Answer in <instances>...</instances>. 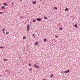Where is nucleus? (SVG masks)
<instances>
[{
	"label": "nucleus",
	"mask_w": 80,
	"mask_h": 80,
	"mask_svg": "<svg viewBox=\"0 0 80 80\" xmlns=\"http://www.w3.org/2000/svg\"><path fill=\"white\" fill-rule=\"evenodd\" d=\"M5 72H8V71H7V70H6Z\"/></svg>",
	"instance_id": "nucleus-27"
},
{
	"label": "nucleus",
	"mask_w": 80,
	"mask_h": 80,
	"mask_svg": "<svg viewBox=\"0 0 80 80\" xmlns=\"http://www.w3.org/2000/svg\"><path fill=\"white\" fill-rule=\"evenodd\" d=\"M30 24H31V23H30Z\"/></svg>",
	"instance_id": "nucleus-33"
},
{
	"label": "nucleus",
	"mask_w": 80,
	"mask_h": 80,
	"mask_svg": "<svg viewBox=\"0 0 80 80\" xmlns=\"http://www.w3.org/2000/svg\"><path fill=\"white\" fill-rule=\"evenodd\" d=\"M56 38H58V36H55Z\"/></svg>",
	"instance_id": "nucleus-21"
},
{
	"label": "nucleus",
	"mask_w": 80,
	"mask_h": 80,
	"mask_svg": "<svg viewBox=\"0 0 80 80\" xmlns=\"http://www.w3.org/2000/svg\"><path fill=\"white\" fill-rule=\"evenodd\" d=\"M35 44L36 45H38V42H36L35 43Z\"/></svg>",
	"instance_id": "nucleus-6"
},
{
	"label": "nucleus",
	"mask_w": 80,
	"mask_h": 80,
	"mask_svg": "<svg viewBox=\"0 0 80 80\" xmlns=\"http://www.w3.org/2000/svg\"><path fill=\"white\" fill-rule=\"evenodd\" d=\"M0 77H1V75L0 74Z\"/></svg>",
	"instance_id": "nucleus-31"
},
{
	"label": "nucleus",
	"mask_w": 80,
	"mask_h": 80,
	"mask_svg": "<svg viewBox=\"0 0 80 80\" xmlns=\"http://www.w3.org/2000/svg\"><path fill=\"white\" fill-rule=\"evenodd\" d=\"M3 5H4V6H7L8 5V4L6 3H4Z\"/></svg>",
	"instance_id": "nucleus-7"
},
{
	"label": "nucleus",
	"mask_w": 80,
	"mask_h": 80,
	"mask_svg": "<svg viewBox=\"0 0 80 80\" xmlns=\"http://www.w3.org/2000/svg\"><path fill=\"white\" fill-rule=\"evenodd\" d=\"M34 66L36 68H39V67L36 64H34Z\"/></svg>",
	"instance_id": "nucleus-1"
},
{
	"label": "nucleus",
	"mask_w": 80,
	"mask_h": 80,
	"mask_svg": "<svg viewBox=\"0 0 80 80\" xmlns=\"http://www.w3.org/2000/svg\"><path fill=\"white\" fill-rule=\"evenodd\" d=\"M61 73H63V71H62V72H61Z\"/></svg>",
	"instance_id": "nucleus-29"
},
{
	"label": "nucleus",
	"mask_w": 80,
	"mask_h": 80,
	"mask_svg": "<svg viewBox=\"0 0 80 80\" xmlns=\"http://www.w3.org/2000/svg\"><path fill=\"white\" fill-rule=\"evenodd\" d=\"M36 21L35 20H33V22H35Z\"/></svg>",
	"instance_id": "nucleus-18"
},
{
	"label": "nucleus",
	"mask_w": 80,
	"mask_h": 80,
	"mask_svg": "<svg viewBox=\"0 0 80 80\" xmlns=\"http://www.w3.org/2000/svg\"><path fill=\"white\" fill-rule=\"evenodd\" d=\"M39 22H40L41 20H42V18H37L36 19Z\"/></svg>",
	"instance_id": "nucleus-3"
},
{
	"label": "nucleus",
	"mask_w": 80,
	"mask_h": 80,
	"mask_svg": "<svg viewBox=\"0 0 80 80\" xmlns=\"http://www.w3.org/2000/svg\"><path fill=\"white\" fill-rule=\"evenodd\" d=\"M70 70H68V71H66L64 72V73H68V72H69Z\"/></svg>",
	"instance_id": "nucleus-4"
},
{
	"label": "nucleus",
	"mask_w": 80,
	"mask_h": 80,
	"mask_svg": "<svg viewBox=\"0 0 80 80\" xmlns=\"http://www.w3.org/2000/svg\"><path fill=\"white\" fill-rule=\"evenodd\" d=\"M44 19H47V18L46 17H45L44 18Z\"/></svg>",
	"instance_id": "nucleus-17"
},
{
	"label": "nucleus",
	"mask_w": 80,
	"mask_h": 80,
	"mask_svg": "<svg viewBox=\"0 0 80 80\" xmlns=\"http://www.w3.org/2000/svg\"><path fill=\"white\" fill-rule=\"evenodd\" d=\"M32 70V68H30L29 69V71H31V70Z\"/></svg>",
	"instance_id": "nucleus-26"
},
{
	"label": "nucleus",
	"mask_w": 80,
	"mask_h": 80,
	"mask_svg": "<svg viewBox=\"0 0 80 80\" xmlns=\"http://www.w3.org/2000/svg\"><path fill=\"white\" fill-rule=\"evenodd\" d=\"M29 66L30 67L31 66V64L29 63Z\"/></svg>",
	"instance_id": "nucleus-24"
},
{
	"label": "nucleus",
	"mask_w": 80,
	"mask_h": 80,
	"mask_svg": "<svg viewBox=\"0 0 80 80\" xmlns=\"http://www.w3.org/2000/svg\"><path fill=\"white\" fill-rule=\"evenodd\" d=\"M3 47H0V48H3Z\"/></svg>",
	"instance_id": "nucleus-25"
},
{
	"label": "nucleus",
	"mask_w": 80,
	"mask_h": 80,
	"mask_svg": "<svg viewBox=\"0 0 80 80\" xmlns=\"http://www.w3.org/2000/svg\"><path fill=\"white\" fill-rule=\"evenodd\" d=\"M21 18H22V17Z\"/></svg>",
	"instance_id": "nucleus-32"
},
{
	"label": "nucleus",
	"mask_w": 80,
	"mask_h": 80,
	"mask_svg": "<svg viewBox=\"0 0 80 80\" xmlns=\"http://www.w3.org/2000/svg\"><path fill=\"white\" fill-rule=\"evenodd\" d=\"M54 9H55V10H57V7H55L54 8Z\"/></svg>",
	"instance_id": "nucleus-14"
},
{
	"label": "nucleus",
	"mask_w": 80,
	"mask_h": 80,
	"mask_svg": "<svg viewBox=\"0 0 80 80\" xmlns=\"http://www.w3.org/2000/svg\"><path fill=\"white\" fill-rule=\"evenodd\" d=\"M44 42H47V39H44Z\"/></svg>",
	"instance_id": "nucleus-11"
},
{
	"label": "nucleus",
	"mask_w": 80,
	"mask_h": 80,
	"mask_svg": "<svg viewBox=\"0 0 80 80\" xmlns=\"http://www.w3.org/2000/svg\"><path fill=\"white\" fill-rule=\"evenodd\" d=\"M53 75L52 74L51 75L50 77H53Z\"/></svg>",
	"instance_id": "nucleus-16"
},
{
	"label": "nucleus",
	"mask_w": 80,
	"mask_h": 80,
	"mask_svg": "<svg viewBox=\"0 0 80 80\" xmlns=\"http://www.w3.org/2000/svg\"><path fill=\"white\" fill-rule=\"evenodd\" d=\"M3 60H4V61H5V62H7V59H4Z\"/></svg>",
	"instance_id": "nucleus-12"
},
{
	"label": "nucleus",
	"mask_w": 80,
	"mask_h": 80,
	"mask_svg": "<svg viewBox=\"0 0 80 80\" xmlns=\"http://www.w3.org/2000/svg\"><path fill=\"white\" fill-rule=\"evenodd\" d=\"M27 30L28 31H29V30H30V25H29V24H28L27 25Z\"/></svg>",
	"instance_id": "nucleus-2"
},
{
	"label": "nucleus",
	"mask_w": 80,
	"mask_h": 80,
	"mask_svg": "<svg viewBox=\"0 0 80 80\" xmlns=\"http://www.w3.org/2000/svg\"><path fill=\"white\" fill-rule=\"evenodd\" d=\"M74 27H76V28H77V24H75L74 25Z\"/></svg>",
	"instance_id": "nucleus-13"
},
{
	"label": "nucleus",
	"mask_w": 80,
	"mask_h": 80,
	"mask_svg": "<svg viewBox=\"0 0 80 80\" xmlns=\"http://www.w3.org/2000/svg\"><path fill=\"white\" fill-rule=\"evenodd\" d=\"M68 8H66L65 11H68Z\"/></svg>",
	"instance_id": "nucleus-9"
},
{
	"label": "nucleus",
	"mask_w": 80,
	"mask_h": 80,
	"mask_svg": "<svg viewBox=\"0 0 80 80\" xmlns=\"http://www.w3.org/2000/svg\"><path fill=\"white\" fill-rule=\"evenodd\" d=\"M20 1H22V0H20Z\"/></svg>",
	"instance_id": "nucleus-30"
},
{
	"label": "nucleus",
	"mask_w": 80,
	"mask_h": 80,
	"mask_svg": "<svg viewBox=\"0 0 80 80\" xmlns=\"http://www.w3.org/2000/svg\"><path fill=\"white\" fill-rule=\"evenodd\" d=\"M3 13V12H0V13Z\"/></svg>",
	"instance_id": "nucleus-28"
},
{
	"label": "nucleus",
	"mask_w": 80,
	"mask_h": 80,
	"mask_svg": "<svg viewBox=\"0 0 80 80\" xmlns=\"http://www.w3.org/2000/svg\"><path fill=\"white\" fill-rule=\"evenodd\" d=\"M32 3H33V4H36V1H33L32 2Z\"/></svg>",
	"instance_id": "nucleus-5"
},
{
	"label": "nucleus",
	"mask_w": 80,
	"mask_h": 80,
	"mask_svg": "<svg viewBox=\"0 0 80 80\" xmlns=\"http://www.w3.org/2000/svg\"><path fill=\"white\" fill-rule=\"evenodd\" d=\"M8 33H9L8 32H6V34H7V35H8Z\"/></svg>",
	"instance_id": "nucleus-23"
},
{
	"label": "nucleus",
	"mask_w": 80,
	"mask_h": 80,
	"mask_svg": "<svg viewBox=\"0 0 80 80\" xmlns=\"http://www.w3.org/2000/svg\"><path fill=\"white\" fill-rule=\"evenodd\" d=\"M1 8H2V9H5V7L4 6H2L1 7Z\"/></svg>",
	"instance_id": "nucleus-8"
},
{
	"label": "nucleus",
	"mask_w": 80,
	"mask_h": 80,
	"mask_svg": "<svg viewBox=\"0 0 80 80\" xmlns=\"http://www.w3.org/2000/svg\"><path fill=\"white\" fill-rule=\"evenodd\" d=\"M23 40H24V39H26V37H23Z\"/></svg>",
	"instance_id": "nucleus-15"
},
{
	"label": "nucleus",
	"mask_w": 80,
	"mask_h": 80,
	"mask_svg": "<svg viewBox=\"0 0 80 80\" xmlns=\"http://www.w3.org/2000/svg\"><path fill=\"white\" fill-rule=\"evenodd\" d=\"M5 29L4 28L3 29H2V32H3V33L4 32V31H5Z\"/></svg>",
	"instance_id": "nucleus-10"
},
{
	"label": "nucleus",
	"mask_w": 80,
	"mask_h": 80,
	"mask_svg": "<svg viewBox=\"0 0 80 80\" xmlns=\"http://www.w3.org/2000/svg\"><path fill=\"white\" fill-rule=\"evenodd\" d=\"M59 30H62V28H59Z\"/></svg>",
	"instance_id": "nucleus-20"
},
{
	"label": "nucleus",
	"mask_w": 80,
	"mask_h": 80,
	"mask_svg": "<svg viewBox=\"0 0 80 80\" xmlns=\"http://www.w3.org/2000/svg\"><path fill=\"white\" fill-rule=\"evenodd\" d=\"M32 35H33V37H34V38H35V35H34V34H32Z\"/></svg>",
	"instance_id": "nucleus-19"
},
{
	"label": "nucleus",
	"mask_w": 80,
	"mask_h": 80,
	"mask_svg": "<svg viewBox=\"0 0 80 80\" xmlns=\"http://www.w3.org/2000/svg\"><path fill=\"white\" fill-rule=\"evenodd\" d=\"M12 6H13V2H12Z\"/></svg>",
	"instance_id": "nucleus-22"
}]
</instances>
